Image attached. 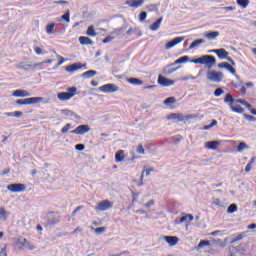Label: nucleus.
Instances as JSON below:
<instances>
[{
	"label": "nucleus",
	"mask_w": 256,
	"mask_h": 256,
	"mask_svg": "<svg viewBox=\"0 0 256 256\" xmlns=\"http://www.w3.org/2000/svg\"><path fill=\"white\" fill-rule=\"evenodd\" d=\"M191 63H195V65H205L209 69H213V66L217 63V60L214 58V56L204 55L200 58L191 60Z\"/></svg>",
	"instance_id": "nucleus-1"
},
{
	"label": "nucleus",
	"mask_w": 256,
	"mask_h": 256,
	"mask_svg": "<svg viewBox=\"0 0 256 256\" xmlns=\"http://www.w3.org/2000/svg\"><path fill=\"white\" fill-rule=\"evenodd\" d=\"M224 103H227L234 113H245V109L241 105L235 104V99H233V95L230 93L226 94Z\"/></svg>",
	"instance_id": "nucleus-2"
},
{
	"label": "nucleus",
	"mask_w": 256,
	"mask_h": 256,
	"mask_svg": "<svg viewBox=\"0 0 256 256\" xmlns=\"http://www.w3.org/2000/svg\"><path fill=\"white\" fill-rule=\"evenodd\" d=\"M77 95V87L68 88V92H60L57 97L60 101H69Z\"/></svg>",
	"instance_id": "nucleus-3"
},
{
	"label": "nucleus",
	"mask_w": 256,
	"mask_h": 256,
	"mask_svg": "<svg viewBox=\"0 0 256 256\" xmlns=\"http://www.w3.org/2000/svg\"><path fill=\"white\" fill-rule=\"evenodd\" d=\"M43 97H31L25 99H18L16 105H35V103H41Z\"/></svg>",
	"instance_id": "nucleus-4"
},
{
	"label": "nucleus",
	"mask_w": 256,
	"mask_h": 256,
	"mask_svg": "<svg viewBox=\"0 0 256 256\" xmlns=\"http://www.w3.org/2000/svg\"><path fill=\"white\" fill-rule=\"evenodd\" d=\"M207 79L213 83H221L223 81V72L211 70L207 73Z\"/></svg>",
	"instance_id": "nucleus-5"
},
{
	"label": "nucleus",
	"mask_w": 256,
	"mask_h": 256,
	"mask_svg": "<svg viewBox=\"0 0 256 256\" xmlns=\"http://www.w3.org/2000/svg\"><path fill=\"white\" fill-rule=\"evenodd\" d=\"M214 53L219 59H227L231 65H235V61H233V58L229 57V52H227L225 48L216 49L214 50Z\"/></svg>",
	"instance_id": "nucleus-6"
},
{
	"label": "nucleus",
	"mask_w": 256,
	"mask_h": 256,
	"mask_svg": "<svg viewBox=\"0 0 256 256\" xmlns=\"http://www.w3.org/2000/svg\"><path fill=\"white\" fill-rule=\"evenodd\" d=\"M112 208H113V202H111L109 200H103L97 204V206L95 207V210L96 211H107L108 209H112Z\"/></svg>",
	"instance_id": "nucleus-7"
},
{
	"label": "nucleus",
	"mask_w": 256,
	"mask_h": 256,
	"mask_svg": "<svg viewBox=\"0 0 256 256\" xmlns=\"http://www.w3.org/2000/svg\"><path fill=\"white\" fill-rule=\"evenodd\" d=\"M8 191H11V193H23L25 191L26 186L25 184H9L7 186Z\"/></svg>",
	"instance_id": "nucleus-8"
},
{
	"label": "nucleus",
	"mask_w": 256,
	"mask_h": 256,
	"mask_svg": "<svg viewBox=\"0 0 256 256\" xmlns=\"http://www.w3.org/2000/svg\"><path fill=\"white\" fill-rule=\"evenodd\" d=\"M16 245H18L20 249H23V247L29 249L30 251H33V249H35V246L31 245L27 238H18Z\"/></svg>",
	"instance_id": "nucleus-9"
},
{
	"label": "nucleus",
	"mask_w": 256,
	"mask_h": 256,
	"mask_svg": "<svg viewBox=\"0 0 256 256\" xmlns=\"http://www.w3.org/2000/svg\"><path fill=\"white\" fill-rule=\"evenodd\" d=\"M91 131V128H89V125H79L74 130L71 131L73 135H85V133H89Z\"/></svg>",
	"instance_id": "nucleus-10"
},
{
	"label": "nucleus",
	"mask_w": 256,
	"mask_h": 256,
	"mask_svg": "<svg viewBox=\"0 0 256 256\" xmlns=\"http://www.w3.org/2000/svg\"><path fill=\"white\" fill-rule=\"evenodd\" d=\"M158 83L162 87H171V85H175V81L171 80L169 78H166L165 76H158Z\"/></svg>",
	"instance_id": "nucleus-11"
},
{
	"label": "nucleus",
	"mask_w": 256,
	"mask_h": 256,
	"mask_svg": "<svg viewBox=\"0 0 256 256\" xmlns=\"http://www.w3.org/2000/svg\"><path fill=\"white\" fill-rule=\"evenodd\" d=\"M103 93H115V91H119V88L115 84H105L99 88Z\"/></svg>",
	"instance_id": "nucleus-12"
},
{
	"label": "nucleus",
	"mask_w": 256,
	"mask_h": 256,
	"mask_svg": "<svg viewBox=\"0 0 256 256\" xmlns=\"http://www.w3.org/2000/svg\"><path fill=\"white\" fill-rule=\"evenodd\" d=\"M182 41H185V37H176L165 44V49H173L175 45H179V43H182Z\"/></svg>",
	"instance_id": "nucleus-13"
},
{
	"label": "nucleus",
	"mask_w": 256,
	"mask_h": 256,
	"mask_svg": "<svg viewBox=\"0 0 256 256\" xmlns=\"http://www.w3.org/2000/svg\"><path fill=\"white\" fill-rule=\"evenodd\" d=\"M164 240L166 243H168V245H170V247H175V245L179 243V237L177 236H165Z\"/></svg>",
	"instance_id": "nucleus-14"
},
{
	"label": "nucleus",
	"mask_w": 256,
	"mask_h": 256,
	"mask_svg": "<svg viewBox=\"0 0 256 256\" xmlns=\"http://www.w3.org/2000/svg\"><path fill=\"white\" fill-rule=\"evenodd\" d=\"M219 145H221V141H208L205 143V148L216 151V149L219 148Z\"/></svg>",
	"instance_id": "nucleus-15"
},
{
	"label": "nucleus",
	"mask_w": 256,
	"mask_h": 256,
	"mask_svg": "<svg viewBox=\"0 0 256 256\" xmlns=\"http://www.w3.org/2000/svg\"><path fill=\"white\" fill-rule=\"evenodd\" d=\"M219 69H227L229 72L232 73V75H235L236 70L234 69L233 66H231V64L227 63V62H222L220 64H218Z\"/></svg>",
	"instance_id": "nucleus-16"
},
{
	"label": "nucleus",
	"mask_w": 256,
	"mask_h": 256,
	"mask_svg": "<svg viewBox=\"0 0 256 256\" xmlns=\"http://www.w3.org/2000/svg\"><path fill=\"white\" fill-rule=\"evenodd\" d=\"M145 3V0H130L127 2V5H129V7H134L135 9H137L138 7H141V5H143Z\"/></svg>",
	"instance_id": "nucleus-17"
},
{
	"label": "nucleus",
	"mask_w": 256,
	"mask_h": 256,
	"mask_svg": "<svg viewBox=\"0 0 256 256\" xmlns=\"http://www.w3.org/2000/svg\"><path fill=\"white\" fill-rule=\"evenodd\" d=\"M125 160V151L124 150H118L115 154V162L121 163V161Z\"/></svg>",
	"instance_id": "nucleus-18"
},
{
	"label": "nucleus",
	"mask_w": 256,
	"mask_h": 256,
	"mask_svg": "<svg viewBox=\"0 0 256 256\" xmlns=\"http://www.w3.org/2000/svg\"><path fill=\"white\" fill-rule=\"evenodd\" d=\"M13 97H29V95H31L28 91L26 90H16L13 92Z\"/></svg>",
	"instance_id": "nucleus-19"
},
{
	"label": "nucleus",
	"mask_w": 256,
	"mask_h": 256,
	"mask_svg": "<svg viewBox=\"0 0 256 256\" xmlns=\"http://www.w3.org/2000/svg\"><path fill=\"white\" fill-rule=\"evenodd\" d=\"M79 42L82 45H93V40H91V38H89L87 36H80L79 37Z\"/></svg>",
	"instance_id": "nucleus-20"
},
{
	"label": "nucleus",
	"mask_w": 256,
	"mask_h": 256,
	"mask_svg": "<svg viewBox=\"0 0 256 256\" xmlns=\"http://www.w3.org/2000/svg\"><path fill=\"white\" fill-rule=\"evenodd\" d=\"M204 37H206V39H208L209 41H213V39H217V37H219V32H208L204 34Z\"/></svg>",
	"instance_id": "nucleus-21"
},
{
	"label": "nucleus",
	"mask_w": 256,
	"mask_h": 256,
	"mask_svg": "<svg viewBox=\"0 0 256 256\" xmlns=\"http://www.w3.org/2000/svg\"><path fill=\"white\" fill-rule=\"evenodd\" d=\"M161 23H163V17L152 23V25L150 26L151 31H157L159 27H161Z\"/></svg>",
	"instance_id": "nucleus-22"
},
{
	"label": "nucleus",
	"mask_w": 256,
	"mask_h": 256,
	"mask_svg": "<svg viewBox=\"0 0 256 256\" xmlns=\"http://www.w3.org/2000/svg\"><path fill=\"white\" fill-rule=\"evenodd\" d=\"M7 219H9V213L5 208L0 207V221H7Z\"/></svg>",
	"instance_id": "nucleus-23"
},
{
	"label": "nucleus",
	"mask_w": 256,
	"mask_h": 256,
	"mask_svg": "<svg viewBox=\"0 0 256 256\" xmlns=\"http://www.w3.org/2000/svg\"><path fill=\"white\" fill-rule=\"evenodd\" d=\"M193 219V214H183L179 220V223H187V221H193Z\"/></svg>",
	"instance_id": "nucleus-24"
},
{
	"label": "nucleus",
	"mask_w": 256,
	"mask_h": 256,
	"mask_svg": "<svg viewBox=\"0 0 256 256\" xmlns=\"http://www.w3.org/2000/svg\"><path fill=\"white\" fill-rule=\"evenodd\" d=\"M189 61V56H182L179 59H177L175 62L170 64V67H173V65H179L181 63H187Z\"/></svg>",
	"instance_id": "nucleus-25"
},
{
	"label": "nucleus",
	"mask_w": 256,
	"mask_h": 256,
	"mask_svg": "<svg viewBox=\"0 0 256 256\" xmlns=\"http://www.w3.org/2000/svg\"><path fill=\"white\" fill-rule=\"evenodd\" d=\"M61 216H55L53 218L48 219V225L50 227H53V225H57V223H60Z\"/></svg>",
	"instance_id": "nucleus-26"
},
{
	"label": "nucleus",
	"mask_w": 256,
	"mask_h": 256,
	"mask_svg": "<svg viewBox=\"0 0 256 256\" xmlns=\"http://www.w3.org/2000/svg\"><path fill=\"white\" fill-rule=\"evenodd\" d=\"M97 75V71L95 70H88L82 74V77L85 79H91V77H95Z\"/></svg>",
	"instance_id": "nucleus-27"
},
{
	"label": "nucleus",
	"mask_w": 256,
	"mask_h": 256,
	"mask_svg": "<svg viewBox=\"0 0 256 256\" xmlns=\"http://www.w3.org/2000/svg\"><path fill=\"white\" fill-rule=\"evenodd\" d=\"M245 237V232H242L238 234L236 237L232 238L230 240V244L233 245L234 243H237L238 241H243V238Z\"/></svg>",
	"instance_id": "nucleus-28"
},
{
	"label": "nucleus",
	"mask_w": 256,
	"mask_h": 256,
	"mask_svg": "<svg viewBox=\"0 0 256 256\" xmlns=\"http://www.w3.org/2000/svg\"><path fill=\"white\" fill-rule=\"evenodd\" d=\"M205 43L204 39H197L191 43L189 49H195V47H199V45H203Z\"/></svg>",
	"instance_id": "nucleus-29"
},
{
	"label": "nucleus",
	"mask_w": 256,
	"mask_h": 256,
	"mask_svg": "<svg viewBox=\"0 0 256 256\" xmlns=\"http://www.w3.org/2000/svg\"><path fill=\"white\" fill-rule=\"evenodd\" d=\"M235 103H240V105H244L247 109H251V107H253V105H251L245 99H236Z\"/></svg>",
	"instance_id": "nucleus-30"
},
{
	"label": "nucleus",
	"mask_w": 256,
	"mask_h": 256,
	"mask_svg": "<svg viewBox=\"0 0 256 256\" xmlns=\"http://www.w3.org/2000/svg\"><path fill=\"white\" fill-rule=\"evenodd\" d=\"M89 37H97V32H95V27L89 26L86 32Z\"/></svg>",
	"instance_id": "nucleus-31"
},
{
	"label": "nucleus",
	"mask_w": 256,
	"mask_h": 256,
	"mask_svg": "<svg viewBox=\"0 0 256 256\" xmlns=\"http://www.w3.org/2000/svg\"><path fill=\"white\" fill-rule=\"evenodd\" d=\"M236 3L239 7H242V9H247V7H249V0H237Z\"/></svg>",
	"instance_id": "nucleus-32"
},
{
	"label": "nucleus",
	"mask_w": 256,
	"mask_h": 256,
	"mask_svg": "<svg viewBox=\"0 0 256 256\" xmlns=\"http://www.w3.org/2000/svg\"><path fill=\"white\" fill-rule=\"evenodd\" d=\"M81 67H83V66H81L80 63H75V64L68 66L67 71H79V69H81Z\"/></svg>",
	"instance_id": "nucleus-33"
},
{
	"label": "nucleus",
	"mask_w": 256,
	"mask_h": 256,
	"mask_svg": "<svg viewBox=\"0 0 256 256\" xmlns=\"http://www.w3.org/2000/svg\"><path fill=\"white\" fill-rule=\"evenodd\" d=\"M46 33H48V35L55 33V23H50L46 26Z\"/></svg>",
	"instance_id": "nucleus-34"
},
{
	"label": "nucleus",
	"mask_w": 256,
	"mask_h": 256,
	"mask_svg": "<svg viewBox=\"0 0 256 256\" xmlns=\"http://www.w3.org/2000/svg\"><path fill=\"white\" fill-rule=\"evenodd\" d=\"M176 119H178V121H189V119H193V115H186V116H183V114H179L178 113V116L176 117Z\"/></svg>",
	"instance_id": "nucleus-35"
},
{
	"label": "nucleus",
	"mask_w": 256,
	"mask_h": 256,
	"mask_svg": "<svg viewBox=\"0 0 256 256\" xmlns=\"http://www.w3.org/2000/svg\"><path fill=\"white\" fill-rule=\"evenodd\" d=\"M128 83H131L132 85H143L142 80L139 78H130L128 79Z\"/></svg>",
	"instance_id": "nucleus-36"
},
{
	"label": "nucleus",
	"mask_w": 256,
	"mask_h": 256,
	"mask_svg": "<svg viewBox=\"0 0 256 256\" xmlns=\"http://www.w3.org/2000/svg\"><path fill=\"white\" fill-rule=\"evenodd\" d=\"M211 245V242L209 240H201L198 244V249H201L203 247H209Z\"/></svg>",
	"instance_id": "nucleus-37"
},
{
	"label": "nucleus",
	"mask_w": 256,
	"mask_h": 256,
	"mask_svg": "<svg viewBox=\"0 0 256 256\" xmlns=\"http://www.w3.org/2000/svg\"><path fill=\"white\" fill-rule=\"evenodd\" d=\"M177 99L175 97H168L166 100H164V105H173V103H176Z\"/></svg>",
	"instance_id": "nucleus-38"
},
{
	"label": "nucleus",
	"mask_w": 256,
	"mask_h": 256,
	"mask_svg": "<svg viewBox=\"0 0 256 256\" xmlns=\"http://www.w3.org/2000/svg\"><path fill=\"white\" fill-rule=\"evenodd\" d=\"M249 146H247V144L245 142H240L238 147H237V151L239 153H241V151H243L244 149H247Z\"/></svg>",
	"instance_id": "nucleus-39"
},
{
	"label": "nucleus",
	"mask_w": 256,
	"mask_h": 256,
	"mask_svg": "<svg viewBox=\"0 0 256 256\" xmlns=\"http://www.w3.org/2000/svg\"><path fill=\"white\" fill-rule=\"evenodd\" d=\"M107 231V227H99L94 230L96 235H101Z\"/></svg>",
	"instance_id": "nucleus-40"
},
{
	"label": "nucleus",
	"mask_w": 256,
	"mask_h": 256,
	"mask_svg": "<svg viewBox=\"0 0 256 256\" xmlns=\"http://www.w3.org/2000/svg\"><path fill=\"white\" fill-rule=\"evenodd\" d=\"M20 69H24V71H29V69H33V65L21 63Z\"/></svg>",
	"instance_id": "nucleus-41"
},
{
	"label": "nucleus",
	"mask_w": 256,
	"mask_h": 256,
	"mask_svg": "<svg viewBox=\"0 0 256 256\" xmlns=\"http://www.w3.org/2000/svg\"><path fill=\"white\" fill-rule=\"evenodd\" d=\"M235 211H237L236 204H231L227 209V213H235Z\"/></svg>",
	"instance_id": "nucleus-42"
},
{
	"label": "nucleus",
	"mask_w": 256,
	"mask_h": 256,
	"mask_svg": "<svg viewBox=\"0 0 256 256\" xmlns=\"http://www.w3.org/2000/svg\"><path fill=\"white\" fill-rule=\"evenodd\" d=\"M136 151L139 155H145V148H143V144H139Z\"/></svg>",
	"instance_id": "nucleus-43"
},
{
	"label": "nucleus",
	"mask_w": 256,
	"mask_h": 256,
	"mask_svg": "<svg viewBox=\"0 0 256 256\" xmlns=\"http://www.w3.org/2000/svg\"><path fill=\"white\" fill-rule=\"evenodd\" d=\"M69 129H71V123L66 124L62 129L61 133L65 134L69 132Z\"/></svg>",
	"instance_id": "nucleus-44"
},
{
	"label": "nucleus",
	"mask_w": 256,
	"mask_h": 256,
	"mask_svg": "<svg viewBox=\"0 0 256 256\" xmlns=\"http://www.w3.org/2000/svg\"><path fill=\"white\" fill-rule=\"evenodd\" d=\"M223 93H225V91H223V89H221V88H217V89L214 91L215 97H221V95H223Z\"/></svg>",
	"instance_id": "nucleus-45"
},
{
	"label": "nucleus",
	"mask_w": 256,
	"mask_h": 256,
	"mask_svg": "<svg viewBox=\"0 0 256 256\" xmlns=\"http://www.w3.org/2000/svg\"><path fill=\"white\" fill-rule=\"evenodd\" d=\"M244 119H247V121H256V118L249 114H243Z\"/></svg>",
	"instance_id": "nucleus-46"
},
{
	"label": "nucleus",
	"mask_w": 256,
	"mask_h": 256,
	"mask_svg": "<svg viewBox=\"0 0 256 256\" xmlns=\"http://www.w3.org/2000/svg\"><path fill=\"white\" fill-rule=\"evenodd\" d=\"M34 51L36 55H43V49H41L39 46L34 47Z\"/></svg>",
	"instance_id": "nucleus-47"
},
{
	"label": "nucleus",
	"mask_w": 256,
	"mask_h": 256,
	"mask_svg": "<svg viewBox=\"0 0 256 256\" xmlns=\"http://www.w3.org/2000/svg\"><path fill=\"white\" fill-rule=\"evenodd\" d=\"M44 62L36 63L32 65L33 69H43Z\"/></svg>",
	"instance_id": "nucleus-48"
},
{
	"label": "nucleus",
	"mask_w": 256,
	"mask_h": 256,
	"mask_svg": "<svg viewBox=\"0 0 256 256\" xmlns=\"http://www.w3.org/2000/svg\"><path fill=\"white\" fill-rule=\"evenodd\" d=\"M147 19V12H141L139 15L140 21H145Z\"/></svg>",
	"instance_id": "nucleus-49"
},
{
	"label": "nucleus",
	"mask_w": 256,
	"mask_h": 256,
	"mask_svg": "<svg viewBox=\"0 0 256 256\" xmlns=\"http://www.w3.org/2000/svg\"><path fill=\"white\" fill-rule=\"evenodd\" d=\"M57 57L59 58V61L57 63V67H59V66H61L62 64L65 63V58H63V56H61V55H58Z\"/></svg>",
	"instance_id": "nucleus-50"
},
{
	"label": "nucleus",
	"mask_w": 256,
	"mask_h": 256,
	"mask_svg": "<svg viewBox=\"0 0 256 256\" xmlns=\"http://www.w3.org/2000/svg\"><path fill=\"white\" fill-rule=\"evenodd\" d=\"M215 125H217V120H212L211 124L205 126L204 129H211L212 127H215Z\"/></svg>",
	"instance_id": "nucleus-51"
},
{
	"label": "nucleus",
	"mask_w": 256,
	"mask_h": 256,
	"mask_svg": "<svg viewBox=\"0 0 256 256\" xmlns=\"http://www.w3.org/2000/svg\"><path fill=\"white\" fill-rule=\"evenodd\" d=\"M62 19H63L64 21H66V23H69V21H70V14H69V12H67L66 14H64V15L62 16Z\"/></svg>",
	"instance_id": "nucleus-52"
},
{
	"label": "nucleus",
	"mask_w": 256,
	"mask_h": 256,
	"mask_svg": "<svg viewBox=\"0 0 256 256\" xmlns=\"http://www.w3.org/2000/svg\"><path fill=\"white\" fill-rule=\"evenodd\" d=\"M153 205H155V200H149V201L145 204V207H147V209H149V207H153Z\"/></svg>",
	"instance_id": "nucleus-53"
},
{
	"label": "nucleus",
	"mask_w": 256,
	"mask_h": 256,
	"mask_svg": "<svg viewBox=\"0 0 256 256\" xmlns=\"http://www.w3.org/2000/svg\"><path fill=\"white\" fill-rule=\"evenodd\" d=\"M54 3L56 5H69V2L65 0L55 1Z\"/></svg>",
	"instance_id": "nucleus-54"
},
{
	"label": "nucleus",
	"mask_w": 256,
	"mask_h": 256,
	"mask_svg": "<svg viewBox=\"0 0 256 256\" xmlns=\"http://www.w3.org/2000/svg\"><path fill=\"white\" fill-rule=\"evenodd\" d=\"M62 113H63V115H66V116H72L73 115V111H71V110H67V109H64V110H62Z\"/></svg>",
	"instance_id": "nucleus-55"
},
{
	"label": "nucleus",
	"mask_w": 256,
	"mask_h": 256,
	"mask_svg": "<svg viewBox=\"0 0 256 256\" xmlns=\"http://www.w3.org/2000/svg\"><path fill=\"white\" fill-rule=\"evenodd\" d=\"M81 209H83V206L76 207L75 210L72 212V215L73 216L77 215V213H79V211H81Z\"/></svg>",
	"instance_id": "nucleus-56"
},
{
	"label": "nucleus",
	"mask_w": 256,
	"mask_h": 256,
	"mask_svg": "<svg viewBox=\"0 0 256 256\" xmlns=\"http://www.w3.org/2000/svg\"><path fill=\"white\" fill-rule=\"evenodd\" d=\"M75 149H76L77 151H83V149H85V145H83V144H78V145L75 146Z\"/></svg>",
	"instance_id": "nucleus-57"
},
{
	"label": "nucleus",
	"mask_w": 256,
	"mask_h": 256,
	"mask_svg": "<svg viewBox=\"0 0 256 256\" xmlns=\"http://www.w3.org/2000/svg\"><path fill=\"white\" fill-rule=\"evenodd\" d=\"M135 31H137V29L130 28V29L127 30L126 35H131L132 33H135Z\"/></svg>",
	"instance_id": "nucleus-58"
},
{
	"label": "nucleus",
	"mask_w": 256,
	"mask_h": 256,
	"mask_svg": "<svg viewBox=\"0 0 256 256\" xmlns=\"http://www.w3.org/2000/svg\"><path fill=\"white\" fill-rule=\"evenodd\" d=\"M178 113H172L168 116V119H177Z\"/></svg>",
	"instance_id": "nucleus-59"
},
{
	"label": "nucleus",
	"mask_w": 256,
	"mask_h": 256,
	"mask_svg": "<svg viewBox=\"0 0 256 256\" xmlns=\"http://www.w3.org/2000/svg\"><path fill=\"white\" fill-rule=\"evenodd\" d=\"M213 205H216L217 207H221V200L219 199L214 200Z\"/></svg>",
	"instance_id": "nucleus-60"
},
{
	"label": "nucleus",
	"mask_w": 256,
	"mask_h": 256,
	"mask_svg": "<svg viewBox=\"0 0 256 256\" xmlns=\"http://www.w3.org/2000/svg\"><path fill=\"white\" fill-rule=\"evenodd\" d=\"M224 10L225 11H235V7H233V6H226V7H224Z\"/></svg>",
	"instance_id": "nucleus-61"
},
{
	"label": "nucleus",
	"mask_w": 256,
	"mask_h": 256,
	"mask_svg": "<svg viewBox=\"0 0 256 256\" xmlns=\"http://www.w3.org/2000/svg\"><path fill=\"white\" fill-rule=\"evenodd\" d=\"M251 169H252V164H247L246 165V167H245V171H246V173H249V171H251Z\"/></svg>",
	"instance_id": "nucleus-62"
},
{
	"label": "nucleus",
	"mask_w": 256,
	"mask_h": 256,
	"mask_svg": "<svg viewBox=\"0 0 256 256\" xmlns=\"http://www.w3.org/2000/svg\"><path fill=\"white\" fill-rule=\"evenodd\" d=\"M22 116H23V112L21 111L14 112V117H22Z\"/></svg>",
	"instance_id": "nucleus-63"
},
{
	"label": "nucleus",
	"mask_w": 256,
	"mask_h": 256,
	"mask_svg": "<svg viewBox=\"0 0 256 256\" xmlns=\"http://www.w3.org/2000/svg\"><path fill=\"white\" fill-rule=\"evenodd\" d=\"M111 41V37L110 36H108V37H106L105 39H103L102 40V43H109Z\"/></svg>",
	"instance_id": "nucleus-64"
}]
</instances>
